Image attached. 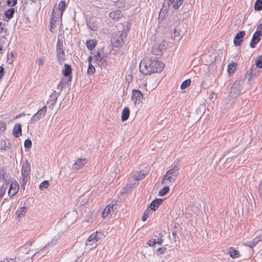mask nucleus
<instances>
[{
    "instance_id": "17",
    "label": "nucleus",
    "mask_w": 262,
    "mask_h": 262,
    "mask_svg": "<svg viewBox=\"0 0 262 262\" xmlns=\"http://www.w3.org/2000/svg\"><path fill=\"white\" fill-rule=\"evenodd\" d=\"M62 21V17H56L52 16L50 20V31L51 32H53V28H55L57 26V24L58 22H61Z\"/></svg>"
},
{
    "instance_id": "40",
    "label": "nucleus",
    "mask_w": 262,
    "mask_h": 262,
    "mask_svg": "<svg viewBox=\"0 0 262 262\" xmlns=\"http://www.w3.org/2000/svg\"><path fill=\"white\" fill-rule=\"evenodd\" d=\"M6 172V170L3 168L0 167V182L3 181L5 178V175Z\"/></svg>"
},
{
    "instance_id": "55",
    "label": "nucleus",
    "mask_w": 262,
    "mask_h": 262,
    "mask_svg": "<svg viewBox=\"0 0 262 262\" xmlns=\"http://www.w3.org/2000/svg\"><path fill=\"white\" fill-rule=\"evenodd\" d=\"M147 214L146 213V211L144 212L143 216H142V220L143 221H145L147 220Z\"/></svg>"
},
{
    "instance_id": "14",
    "label": "nucleus",
    "mask_w": 262,
    "mask_h": 262,
    "mask_svg": "<svg viewBox=\"0 0 262 262\" xmlns=\"http://www.w3.org/2000/svg\"><path fill=\"white\" fill-rule=\"evenodd\" d=\"M183 0H165L164 4H167L169 7L178 9L182 4Z\"/></svg>"
},
{
    "instance_id": "51",
    "label": "nucleus",
    "mask_w": 262,
    "mask_h": 262,
    "mask_svg": "<svg viewBox=\"0 0 262 262\" xmlns=\"http://www.w3.org/2000/svg\"><path fill=\"white\" fill-rule=\"evenodd\" d=\"M59 238V235L54 236L50 242L51 245H55L57 243V242Z\"/></svg>"
},
{
    "instance_id": "21",
    "label": "nucleus",
    "mask_w": 262,
    "mask_h": 262,
    "mask_svg": "<svg viewBox=\"0 0 262 262\" xmlns=\"http://www.w3.org/2000/svg\"><path fill=\"white\" fill-rule=\"evenodd\" d=\"M122 16V14L120 11H113L109 14V16L115 21L118 20Z\"/></svg>"
},
{
    "instance_id": "10",
    "label": "nucleus",
    "mask_w": 262,
    "mask_h": 262,
    "mask_svg": "<svg viewBox=\"0 0 262 262\" xmlns=\"http://www.w3.org/2000/svg\"><path fill=\"white\" fill-rule=\"evenodd\" d=\"M143 98V95L142 93L137 90H133L132 91V99L134 102L135 105L139 104L141 103V100Z\"/></svg>"
},
{
    "instance_id": "42",
    "label": "nucleus",
    "mask_w": 262,
    "mask_h": 262,
    "mask_svg": "<svg viewBox=\"0 0 262 262\" xmlns=\"http://www.w3.org/2000/svg\"><path fill=\"white\" fill-rule=\"evenodd\" d=\"M95 72V69L92 64H89L88 73L89 74H93Z\"/></svg>"
},
{
    "instance_id": "27",
    "label": "nucleus",
    "mask_w": 262,
    "mask_h": 262,
    "mask_svg": "<svg viewBox=\"0 0 262 262\" xmlns=\"http://www.w3.org/2000/svg\"><path fill=\"white\" fill-rule=\"evenodd\" d=\"M97 41L94 39H90L86 42V46L91 51L93 50L96 46Z\"/></svg>"
},
{
    "instance_id": "22",
    "label": "nucleus",
    "mask_w": 262,
    "mask_h": 262,
    "mask_svg": "<svg viewBox=\"0 0 262 262\" xmlns=\"http://www.w3.org/2000/svg\"><path fill=\"white\" fill-rule=\"evenodd\" d=\"M113 205L111 204L106 206L102 213V216L103 218H106L111 215V213L113 211Z\"/></svg>"
},
{
    "instance_id": "16",
    "label": "nucleus",
    "mask_w": 262,
    "mask_h": 262,
    "mask_svg": "<svg viewBox=\"0 0 262 262\" xmlns=\"http://www.w3.org/2000/svg\"><path fill=\"white\" fill-rule=\"evenodd\" d=\"M245 35L246 33L244 31H241L236 34L233 40L234 44L235 46H238L241 45V42L243 41V38Z\"/></svg>"
},
{
    "instance_id": "20",
    "label": "nucleus",
    "mask_w": 262,
    "mask_h": 262,
    "mask_svg": "<svg viewBox=\"0 0 262 262\" xmlns=\"http://www.w3.org/2000/svg\"><path fill=\"white\" fill-rule=\"evenodd\" d=\"M13 134L15 137H19L21 135V125L20 124H16L13 129Z\"/></svg>"
},
{
    "instance_id": "47",
    "label": "nucleus",
    "mask_w": 262,
    "mask_h": 262,
    "mask_svg": "<svg viewBox=\"0 0 262 262\" xmlns=\"http://www.w3.org/2000/svg\"><path fill=\"white\" fill-rule=\"evenodd\" d=\"M165 15V14L164 12L161 11L159 13V17H158L159 23H161L164 20Z\"/></svg>"
},
{
    "instance_id": "24",
    "label": "nucleus",
    "mask_w": 262,
    "mask_h": 262,
    "mask_svg": "<svg viewBox=\"0 0 262 262\" xmlns=\"http://www.w3.org/2000/svg\"><path fill=\"white\" fill-rule=\"evenodd\" d=\"M130 111L128 107L123 108L122 112L121 119L122 121L127 120L129 116Z\"/></svg>"
},
{
    "instance_id": "5",
    "label": "nucleus",
    "mask_w": 262,
    "mask_h": 262,
    "mask_svg": "<svg viewBox=\"0 0 262 262\" xmlns=\"http://www.w3.org/2000/svg\"><path fill=\"white\" fill-rule=\"evenodd\" d=\"M150 63V69L149 70H151V73L159 72L164 68L163 63L159 60L151 59Z\"/></svg>"
},
{
    "instance_id": "30",
    "label": "nucleus",
    "mask_w": 262,
    "mask_h": 262,
    "mask_svg": "<svg viewBox=\"0 0 262 262\" xmlns=\"http://www.w3.org/2000/svg\"><path fill=\"white\" fill-rule=\"evenodd\" d=\"M27 210V208L26 207H20L18 210H17L16 212V214L17 216L20 217L24 216Z\"/></svg>"
},
{
    "instance_id": "15",
    "label": "nucleus",
    "mask_w": 262,
    "mask_h": 262,
    "mask_svg": "<svg viewBox=\"0 0 262 262\" xmlns=\"http://www.w3.org/2000/svg\"><path fill=\"white\" fill-rule=\"evenodd\" d=\"M87 160L84 159H78L73 164L72 169L73 170H78L82 168L84 165L86 164Z\"/></svg>"
},
{
    "instance_id": "39",
    "label": "nucleus",
    "mask_w": 262,
    "mask_h": 262,
    "mask_svg": "<svg viewBox=\"0 0 262 262\" xmlns=\"http://www.w3.org/2000/svg\"><path fill=\"white\" fill-rule=\"evenodd\" d=\"M166 250V248L165 247H162L159 248L158 249H157L156 250V254L158 256H159L161 254H164Z\"/></svg>"
},
{
    "instance_id": "28",
    "label": "nucleus",
    "mask_w": 262,
    "mask_h": 262,
    "mask_svg": "<svg viewBox=\"0 0 262 262\" xmlns=\"http://www.w3.org/2000/svg\"><path fill=\"white\" fill-rule=\"evenodd\" d=\"M146 175V173L144 172V171H140L139 172H136L134 174L133 178L135 180H141L143 179L145 176Z\"/></svg>"
},
{
    "instance_id": "31",
    "label": "nucleus",
    "mask_w": 262,
    "mask_h": 262,
    "mask_svg": "<svg viewBox=\"0 0 262 262\" xmlns=\"http://www.w3.org/2000/svg\"><path fill=\"white\" fill-rule=\"evenodd\" d=\"M62 16V13L59 10H57V7L54 6L52 9V16L56 17H61Z\"/></svg>"
},
{
    "instance_id": "44",
    "label": "nucleus",
    "mask_w": 262,
    "mask_h": 262,
    "mask_svg": "<svg viewBox=\"0 0 262 262\" xmlns=\"http://www.w3.org/2000/svg\"><path fill=\"white\" fill-rule=\"evenodd\" d=\"M256 67L258 68H262V56H260L256 60Z\"/></svg>"
},
{
    "instance_id": "29",
    "label": "nucleus",
    "mask_w": 262,
    "mask_h": 262,
    "mask_svg": "<svg viewBox=\"0 0 262 262\" xmlns=\"http://www.w3.org/2000/svg\"><path fill=\"white\" fill-rule=\"evenodd\" d=\"M228 253L229 254L230 256L233 258H237L239 256V251L232 247L230 248L228 251Z\"/></svg>"
},
{
    "instance_id": "38",
    "label": "nucleus",
    "mask_w": 262,
    "mask_h": 262,
    "mask_svg": "<svg viewBox=\"0 0 262 262\" xmlns=\"http://www.w3.org/2000/svg\"><path fill=\"white\" fill-rule=\"evenodd\" d=\"M50 185L49 181H43L39 185V188L41 190L47 188Z\"/></svg>"
},
{
    "instance_id": "62",
    "label": "nucleus",
    "mask_w": 262,
    "mask_h": 262,
    "mask_svg": "<svg viewBox=\"0 0 262 262\" xmlns=\"http://www.w3.org/2000/svg\"><path fill=\"white\" fill-rule=\"evenodd\" d=\"M2 23L0 22V33H1L4 29L3 27H2Z\"/></svg>"
},
{
    "instance_id": "49",
    "label": "nucleus",
    "mask_w": 262,
    "mask_h": 262,
    "mask_svg": "<svg viewBox=\"0 0 262 262\" xmlns=\"http://www.w3.org/2000/svg\"><path fill=\"white\" fill-rule=\"evenodd\" d=\"M17 0H7V4L9 6H14L17 4Z\"/></svg>"
},
{
    "instance_id": "41",
    "label": "nucleus",
    "mask_w": 262,
    "mask_h": 262,
    "mask_svg": "<svg viewBox=\"0 0 262 262\" xmlns=\"http://www.w3.org/2000/svg\"><path fill=\"white\" fill-rule=\"evenodd\" d=\"M180 30L178 28H174L173 30V38L179 37L180 36Z\"/></svg>"
},
{
    "instance_id": "25",
    "label": "nucleus",
    "mask_w": 262,
    "mask_h": 262,
    "mask_svg": "<svg viewBox=\"0 0 262 262\" xmlns=\"http://www.w3.org/2000/svg\"><path fill=\"white\" fill-rule=\"evenodd\" d=\"M10 148V143L8 142V143H7V141L6 140H1L0 141V150L1 151H6Z\"/></svg>"
},
{
    "instance_id": "63",
    "label": "nucleus",
    "mask_w": 262,
    "mask_h": 262,
    "mask_svg": "<svg viewBox=\"0 0 262 262\" xmlns=\"http://www.w3.org/2000/svg\"><path fill=\"white\" fill-rule=\"evenodd\" d=\"M3 50V47L2 46H0V52Z\"/></svg>"
},
{
    "instance_id": "52",
    "label": "nucleus",
    "mask_w": 262,
    "mask_h": 262,
    "mask_svg": "<svg viewBox=\"0 0 262 262\" xmlns=\"http://www.w3.org/2000/svg\"><path fill=\"white\" fill-rule=\"evenodd\" d=\"M165 49V47L164 43H161L158 47V50H159V52H161L163 50Z\"/></svg>"
},
{
    "instance_id": "54",
    "label": "nucleus",
    "mask_w": 262,
    "mask_h": 262,
    "mask_svg": "<svg viewBox=\"0 0 262 262\" xmlns=\"http://www.w3.org/2000/svg\"><path fill=\"white\" fill-rule=\"evenodd\" d=\"M37 62L38 64L39 65V66H42L44 63L45 60L42 58H40L38 59Z\"/></svg>"
},
{
    "instance_id": "48",
    "label": "nucleus",
    "mask_w": 262,
    "mask_h": 262,
    "mask_svg": "<svg viewBox=\"0 0 262 262\" xmlns=\"http://www.w3.org/2000/svg\"><path fill=\"white\" fill-rule=\"evenodd\" d=\"M6 129V124L3 122H0V135Z\"/></svg>"
},
{
    "instance_id": "13",
    "label": "nucleus",
    "mask_w": 262,
    "mask_h": 262,
    "mask_svg": "<svg viewBox=\"0 0 262 262\" xmlns=\"http://www.w3.org/2000/svg\"><path fill=\"white\" fill-rule=\"evenodd\" d=\"M94 55V59L95 60L96 62L99 66H103L105 61L104 56L103 54H102L100 52L95 51L92 53Z\"/></svg>"
},
{
    "instance_id": "9",
    "label": "nucleus",
    "mask_w": 262,
    "mask_h": 262,
    "mask_svg": "<svg viewBox=\"0 0 262 262\" xmlns=\"http://www.w3.org/2000/svg\"><path fill=\"white\" fill-rule=\"evenodd\" d=\"M30 172H31V166L30 164L28 161L26 160L22 165L21 167V177H25L27 178H30Z\"/></svg>"
},
{
    "instance_id": "34",
    "label": "nucleus",
    "mask_w": 262,
    "mask_h": 262,
    "mask_svg": "<svg viewBox=\"0 0 262 262\" xmlns=\"http://www.w3.org/2000/svg\"><path fill=\"white\" fill-rule=\"evenodd\" d=\"M169 190V187L168 186H166L159 191V195L161 196H164L168 192Z\"/></svg>"
},
{
    "instance_id": "53",
    "label": "nucleus",
    "mask_w": 262,
    "mask_h": 262,
    "mask_svg": "<svg viewBox=\"0 0 262 262\" xmlns=\"http://www.w3.org/2000/svg\"><path fill=\"white\" fill-rule=\"evenodd\" d=\"M63 86V83H62L61 81L59 82V83L57 86V89L59 90L58 92H60V94H61V92L62 90V88Z\"/></svg>"
},
{
    "instance_id": "12",
    "label": "nucleus",
    "mask_w": 262,
    "mask_h": 262,
    "mask_svg": "<svg viewBox=\"0 0 262 262\" xmlns=\"http://www.w3.org/2000/svg\"><path fill=\"white\" fill-rule=\"evenodd\" d=\"M19 190V185L15 180L12 181L11 183L9 189L8 190V195L10 196H13L17 193Z\"/></svg>"
},
{
    "instance_id": "61",
    "label": "nucleus",
    "mask_w": 262,
    "mask_h": 262,
    "mask_svg": "<svg viewBox=\"0 0 262 262\" xmlns=\"http://www.w3.org/2000/svg\"><path fill=\"white\" fill-rule=\"evenodd\" d=\"M172 235L173 236L174 238H176V236L177 235V232L176 231H173L172 233Z\"/></svg>"
},
{
    "instance_id": "50",
    "label": "nucleus",
    "mask_w": 262,
    "mask_h": 262,
    "mask_svg": "<svg viewBox=\"0 0 262 262\" xmlns=\"http://www.w3.org/2000/svg\"><path fill=\"white\" fill-rule=\"evenodd\" d=\"M156 242H157L156 239H151L149 240L147 242V244L149 246H154V245H155L156 244Z\"/></svg>"
},
{
    "instance_id": "2",
    "label": "nucleus",
    "mask_w": 262,
    "mask_h": 262,
    "mask_svg": "<svg viewBox=\"0 0 262 262\" xmlns=\"http://www.w3.org/2000/svg\"><path fill=\"white\" fill-rule=\"evenodd\" d=\"M102 235L100 232L98 233L97 231L93 233L87 239L85 246H90V249L96 248Z\"/></svg>"
},
{
    "instance_id": "46",
    "label": "nucleus",
    "mask_w": 262,
    "mask_h": 262,
    "mask_svg": "<svg viewBox=\"0 0 262 262\" xmlns=\"http://www.w3.org/2000/svg\"><path fill=\"white\" fill-rule=\"evenodd\" d=\"M32 146V142L29 139H27L25 141L24 146L26 148H30Z\"/></svg>"
},
{
    "instance_id": "1",
    "label": "nucleus",
    "mask_w": 262,
    "mask_h": 262,
    "mask_svg": "<svg viewBox=\"0 0 262 262\" xmlns=\"http://www.w3.org/2000/svg\"><path fill=\"white\" fill-rule=\"evenodd\" d=\"M179 167L177 163H173L171 168L163 176L162 184L166 185L176 181L179 174Z\"/></svg>"
},
{
    "instance_id": "11",
    "label": "nucleus",
    "mask_w": 262,
    "mask_h": 262,
    "mask_svg": "<svg viewBox=\"0 0 262 262\" xmlns=\"http://www.w3.org/2000/svg\"><path fill=\"white\" fill-rule=\"evenodd\" d=\"M47 108L46 105L41 107L36 114H35L32 117V122H35L43 117L47 112Z\"/></svg>"
},
{
    "instance_id": "23",
    "label": "nucleus",
    "mask_w": 262,
    "mask_h": 262,
    "mask_svg": "<svg viewBox=\"0 0 262 262\" xmlns=\"http://www.w3.org/2000/svg\"><path fill=\"white\" fill-rule=\"evenodd\" d=\"M86 25L90 29L93 31L97 30L98 27L94 21L91 19H86Z\"/></svg>"
},
{
    "instance_id": "6",
    "label": "nucleus",
    "mask_w": 262,
    "mask_h": 262,
    "mask_svg": "<svg viewBox=\"0 0 262 262\" xmlns=\"http://www.w3.org/2000/svg\"><path fill=\"white\" fill-rule=\"evenodd\" d=\"M127 35L126 32L121 34L119 36H114L111 39L112 45L114 47H119L124 43V38Z\"/></svg>"
},
{
    "instance_id": "59",
    "label": "nucleus",
    "mask_w": 262,
    "mask_h": 262,
    "mask_svg": "<svg viewBox=\"0 0 262 262\" xmlns=\"http://www.w3.org/2000/svg\"><path fill=\"white\" fill-rule=\"evenodd\" d=\"M258 190H259V193L262 192V180L260 182V184L258 186Z\"/></svg>"
},
{
    "instance_id": "19",
    "label": "nucleus",
    "mask_w": 262,
    "mask_h": 262,
    "mask_svg": "<svg viewBox=\"0 0 262 262\" xmlns=\"http://www.w3.org/2000/svg\"><path fill=\"white\" fill-rule=\"evenodd\" d=\"M163 200L161 199H156L152 201L150 205V208L151 210L156 211L161 204Z\"/></svg>"
},
{
    "instance_id": "32",
    "label": "nucleus",
    "mask_w": 262,
    "mask_h": 262,
    "mask_svg": "<svg viewBox=\"0 0 262 262\" xmlns=\"http://www.w3.org/2000/svg\"><path fill=\"white\" fill-rule=\"evenodd\" d=\"M14 13V8H10V9H8L5 12V16L7 18L11 19L13 17Z\"/></svg>"
},
{
    "instance_id": "64",
    "label": "nucleus",
    "mask_w": 262,
    "mask_h": 262,
    "mask_svg": "<svg viewBox=\"0 0 262 262\" xmlns=\"http://www.w3.org/2000/svg\"><path fill=\"white\" fill-rule=\"evenodd\" d=\"M50 243H48L47 245H46V247H47V246L50 245Z\"/></svg>"
},
{
    "instance_id": "33",
    "label": "nucleus",
    "mask_w": 262,
    "mask_h": 262,
    "mask_svg": "<svg viewBox=\"0 0 262 262\" xmlns=\"http://www.w3.org/2000/svg\"><path fill=\"white\" fill-rule=\"evenodd\" d=\"M66 7V4L64 1H61L59 4L58 7L57 8V10H59L60 12L63 14V11H64Z\"/></svg>"
},
{
    "instance_id": "45",
    "label": "nucleus",
    "mask_w": 262,
    "mask_h": 262,
    "mask_svg": "<svg viewBox=\"0 0 262 262\" xmlns=\"http://www.w3.org/2000/svg\"><path fill=\"white\" fill-rule=\"evenodd\" d=\"M235 69V63H230L228 67V71L229 73H233Z\"/></svg>"
},
{
    "instance_id": "7",
    "label": "nucleus",
    "mask_w": 262,
    "mask_h": 262,
    "mask_svg": "<svg viewBox=\"0 0 262 262\" xmlns=\"http://www.w3.org/2000/svg\"><path fill=\"white\" fill-rule=\"evenodd\" d=\"M60 92L54 91L50 95L49 98L47 101V103L49 104V107L53 109L56 103L58 98L60 96Z\"/></svg>"
},
{
    "instance_id": "43",
    "label": "nucleus",
    "mask_w": 262,
    "mask_h": 262,
    "mask_svg": "<svg viewBox=\"0 0 262 262\" xmlns=\"http://www.w3.org/2000/svg\"><path fill=\"white\" fill-rule=\"evenodd\" d=\"M6 189L7 187L5 186L4 185H3L2 187H0V199L2 198H3V196L5 194Z\"/></svg>"
},
{
    "instance_id": "36",
    "label": "nucleus",
    "mask_w": 262,
    "mask_h": 262,
    "mask_svg": "<svg viewBox=\"0 0 262 262\" xmlns=\"http://www.w3.org/2000/svg\"><path fill=\"white\" fill-rule=\"evenodd\" d=\"M30 178H27L25 177H21V180L20 181V184L22 189L24 190L25 189V187L27 184V182L29 180Z\"/></svg>"
},
{
    "instance_id": "37",
    "label": "nucleus",
    "mask_w": 262,
    "mask_h": 262,
    "mask_svg": "<svg viewBox=\"0 0 262 262\" xmlns=\"http://www.w3.org/2000/svg\"><path fill=\"white\" fill-rule=\"evenodd\" d=\"M254 8L257 11L262 10V0H257L255 3Z\"/></svg>"
},
{
    "instance_id": "60",
    "label": "nucleus",
    "mask_w": 262,
    "mask_h": 262,
    "mask_svg": "<svg viewBox=\"0 0 262 262\" xmlns=\"http://www.w3.org/2000/svg\"><path fill=\"white\" fill-rule=\"evenodd\" d=\"M257 30H260V31H261L262 30V24H259L257 27Z\"/></svg>"
},
{
    "instance_id": "26",
    "label": "nucleus",
    "mask_w": 262,
    "mask_h": 262,
    "mask_svg": "<svg viewBox=\"0 0 262 262\" xmlns=\"http://www.w3.org/2000/svg\"><path fill=\"white\" fill-rule=\"evenodd\" d=\"M72 69L70 65L68 64H64V68L62 69V73L63 76L68 77L71 74Z\"/></svg>"
},
{
    "instance_id": "56",
    "label": "nucleus",
    "mask_w": 262,
    "mask_h": 262,
    "mask_svg": "<svg viewBox=\"0 0 262 262\" xmlns=\"http://www.w3.org/2000/svg\"><path fill=\"white\" fill-rule=\"evenodd\" d=\"M163 239H162V238L160 237V238H158V240H157L156 244H158L159 245H161L163 243Z\"/></svg>"
},
{
    "instance_id": "8",
    "label": "nucleus",
    "mask_w": 262,
    "mask_h": 262,
    "mask_svg": "<svg viewBox=\"0 0 262 262\" xmlns=\"http://www.w3.org/2000/svg\"><path fill=\"white\" fill-rule=\"evenodd\" d=\"M262 36V31L257 30L253 35L251 40L250 42V46L252 48H254L256 45L259 42L260 40V37Z\"/></svg>"
},
{
    "instance_id": "35",
    "label": "nucleus",
    "mask_w": 262,
    "mask_h": 262,
    "mask_svg": "<svg viewBox=\"0 0 262 262\" xmlns=\"http://www.w3.org/2000/svg\"><path fill=\"white\" fill-rule=\"evenodd\" d=\"M191 84V80L190 79L184 80L181 85V89L184 90L188 87Z\"/></svg>"
},
{
    "instance_id": "4",
    "label": "nucleus",
    "mask_w": 262,
    "mask_h": 262,
    "mask_svg": "<svg viewBox=\"0 0 262 262\" xmlns=\"http://www.w3.org/2000/svg\"><path fill=\"white\" fill-rule=\"evenodd\" d=\"M151 63V59L146 58L142 60L140 63L139 68L141 72L144 75H148L151 73L150 64Z\"/></svg>"
},
{
    "instance_id": "58",
    "label": "nucleus",
    "mask_w": 262,
    "mask_h": 262,
    "mask_svg": "<svg viewBox=\"0 0 262 262\" xmlns=\"http://www.w3.org/2000/svg\"><path fill=\"white\" fill-rule=\"evenodd\" d=\"M93 58H94V56L92 57L91 56H90L88 58V61L89 62V64H92V59Z\"/></svg>"
},
{
    "instance_id": "3",
    "label": "nucleus",
    "mask_w": 262,
    "mask_h": 262,
    "mask_svg": "<svg viewBox=\"0 0 262 262\" xmlns=\"http://www.w3.org/2000/svg\"><path fill=\"white\" fill-rule=\"evenodd\" d=\"M56 51L57 60L61 64L65 59V52L63 49V40L59 37L57 39Z\"/></svg>"
},
{
    "instance_id": "57",
    "label": "nucleus",
    "mask_w": 262,
    "mask_h": 262,
    "mask_svg": "<svg viewBox=\"0 0 262 262\" xmlns=\"http://www.w3.org/2000/svg\"><path fill=\"white\" fill-rule=\"evenodd\" d=\"M4 69L0 67V79L3 77L4 75Z\"/></svg>"
},
{
    "instance_id": "18",
    "label": "nucleus",
    "mask_w": 262,
    "mask_h": 262,
    "mask_svg": "<svg viewBox=\"0 0 262 262\" xmlns=\"http://www.w3.org/2000/svg\"><path fill=\"white\" fill-rule=\"evenodd\" d=\"M261 241V236H256L252 241H247L244 245L250 248L254 247Z\"/></svg>"
}]
</instances>
